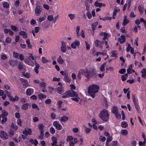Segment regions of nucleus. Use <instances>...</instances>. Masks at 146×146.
<instances>
[{"label": "nucleus", "instance_id": "obj_32", "mask_svg": "<svg viewBox=\"0 0 146 146\" xmlns=\"http://www.w3.org/2000/svg\"><path fill=\"white\" fill-rule=\"evenodd\" d=\"M68 17L70 18L71 21L73 20L75 17V15L74 14H69L68 15Z\"/></svg>", "mask_w": 146, "mask_h": 146}, {"label": "nucleus", "instance_id": "obj_60", "mask_svg": "<svg viewBox=\"0 0 146 146\" xmlns=\"http://www.w3.org/2000/svg\"><path fill=\"white\" fill-rule=\"evenodd\" d=\"M11 39L10 37H7L6 39V42L8 43L11 42Z\"/></svg>", "mask_w": 146, "mask_h": 146}, {"label": "nucleus", "instance_id": "obj_10", "mask_svg": "<svg viewBox=\"0 0 146 146\" xmlns=\"http://www.w3.org/2000/svg\"><path fill=\"white\" fill-rule=\"evenodd\" d=\"M23 133L26 135H31L32 133V131L30 129L27 128L23 131Z\"/></svg>", "mask_w": 146, "mask_h": 146}, {"label": "nucleus", "instance_id": "obj_64", "mask_svg": "<svg viewBox=\"0 0 146 146\" xmlns=\"http://www.w3.org/2000/svg\"><path fill=\"white\" fill-rule=\"evenodd\" d=\"M51 101L50 99H47L45 101V103L46 104H49L51 103Z\"/></svg>", "mask_w": 146, "mask_h": 146}, {"label": "nucleus", "instance_id": "obj_35", "mask_svg": "<svg viewBox=\"0 0 146 146\" xmlns=\"http://www.w3.org/2000/svg\"><path fill=\"white\" fill-rule=\"evenodd\" d=\"M121 133L122 135L125 136L127 134V130L125 129L122 130Z\"/></svg>", "mask_w": 146, "mask_h": 146}, {"label": "nucleus", "instance_id": "obj_53", "mask_svg": "<svg viewBox=\"0 0 146 146\" xmlns=\"http://www.w3.org/2000/svg\"><path fill=\"white\" fill-rule=\"evenodd\" d=\"M51 118L52 119H54L56 117V114L53 113H51L50 114Z\"/></svg>", "mask_w": 146, "mask_h": 146}, {"label": "nucleus", "instance_id": "obj_39", "mask_svg": "<svg viewBox=\"0 0 146 146\" xmlns=\"http://www.w3.org/2000/svg\"><path fill=\"white\" fill-rule=\"evenodd\" d=\"M100 35L101 36H110L108 34H107L105 32H102L100 33Z\"/></svg>", "mask_w": 146, "mask_h": 146}, {"label": "nucleus", "instance_id": "obj_26", "mask_svg": "<svg viewBox=\"0 0 146 146\" xmlns=\"http://www.w3.org/2000/svg\"><path fill=\"white\" fill-rule=\"evenodd\" d=\"M38 128L39 129L40 132H43V128L44 125L43 124H40L38 125Z\"/></svg>", "mask_w": 146, "mask_h": 146}, {"label": "nucleus", "instance_id": "obj_59", "mask_svg": "<svg viewBox=\"0 0 146 146\" xmlns=\"http://www.w3.org/2000/svg\"><path fill=\"white\" fill-rule=\"evenodd\" d=\"M85 43L86 45V49L87 50H89L90 49V46L89 44H88V43L86 41Z\"/></svg>", "mask_w": 146, "mask_h": 146}, {"label": "nucleus", "instance_id": "obj_23", "mask_svg": "<svg viewBox=\"0 0 146 146\" xmlns=\"http://www.w3.org/2000/svg\"><path fill=\"white\" fill-rule=\"evenodd\" d=\"M106 62L102 64L100 68V70L101 72H104L105 70V66L106 65Z\"/></svg>", "mask_w": 146, "mask_h": 146}, {"label": "nucleus", "instance_id": "obj_27", "mask_svg": "<svg viewBox=\"0 0 146 146\" xmlns=\"http://www.w3.org/2000/svg\"><path fill=\"white\" fill-rule=\"evenodd\" d=\"M111 56L113 57H115L116 58L117 56V52L116 51H113L111 52Z\"/></svg>", "mask_w": 146, "mask_h": 146}, {"label": "nucleus", "instance_id": "obj_16", "mask_svg": "<svg viewBox=\"0 0 146 146\" xmlns=\"http://www.w3.org/2000/svg\"><path fill=\"white\" fill-rule=\"evenodd\" d=\"M79 72L80 74L84 75L86 78L88 77L89 76L88 74H87V70L85 71L84 70L80 69L79 70Z\"/></svg>", "mask_w": 146, "mask_h": 146}, {"label": "nucleus", "instance_id": "obj_5", "mask_svg": "<svg viewBox=\"0 0 146 146\" xmlns=\"http://www.w3.org/2000/svg\"><path fill=\"white\" fill-rule=\"evenodd\" d=\"M8 135L7 133L3 130L0 132V137L3 140H6L8 138Z\"/></svg>", "mask_w": 146, "mask_h": 146}, {"label": "nucleus", "instance_id": "obj_7", "mask_svg": "<svg viewBox=\"0 0 146 146\" xmlns=\"http://www.w3.org/2000/svg\"><path fill=\"white\" fill-rule=\"evenodd\" d=\"M80 27L79 26H77L76 27V32L77 35L78 36H84L85 35L84 34V32L83 30H82L80 34L79 33V31L80 30Z\"/></svg>", "mask_w": 146, "mask_h": 146}, {"label": "nucleus", "instance_id": "obj_1", "mask_svg": "<svg viewBox=\"0 0 146 146\" xmlns=\"http://www.w3.org/2000/svg\"><path fill=\"white\" fill-rule=\"evenodd\" d=\"M99 88V86L95 84L90 86L88 88V91L89 96L94 98L96 94L98 92Z\"/></svg>", "mask_w": 146, "mask_h": 146}, {"label": "nucleus", "instance_id": "obj_20", "mask_svg": "<svg viewBox=\"0 0 146 146\" xmlns=\"http://www.w3.org/2000/svg\"><path fill=\"white\" fill-rule=\"evenodd\" d=\"M57 91L59 94L62 93L64 92L63 87L62 86L58 87L57 88Z\"/></svg>", "mask_w": 146, "mask_h": 146}, {"label": "nucleus", "instance_id": "obj_29", "mask_svg": "<svg viewBox=\"0 0 146 146\" xmlns=\"http://www.w3.org/2000/svg\"><path fill=\"white\" fill-rule=\"evenodd\" d=\"M98 22H97L92 24V29L94 31L95 29L96 26L98 25Z\"/></svg>", "mask_w": 146, "mask_h": 146}, {"label": "nucleus", "instance_id": "obj_13", "mask_svg": "<svg viewBox=\"0 0 146 146\" xmlns=\"http://www.w3.org/2000/svg\"><path fill=\"white\" fill-rule=\"evenodd\" d=\"M102 42L98 40H96L95 42V45L96 46L99 47L101 49L102 48L103 46L102 45Z\"/></svg>", "mask_w": 146, "mask_h": 146}, {"label": "nucleus", "instance_id": "obj_51", "mask_svg": "<svg viewBox=\"0 0 146 146\" xmlns=\"http://www.w3.org/2000/svg\"><path fill=\"white\" fill-rule=\"evenodd\" d=\"M114 114L115 115L116 118L117 119H119L121 118V115L118 112Z\"/></svg>", "mask_w": 146, "mask_h": 146}, {"label": "nucleus", "instance_id": "obj_37", "mask_svg": "<svg viewBox=\"0 0 146 146\" xmlns=\"http://www.w3.org/2000/svg\"><path fill=\"white\" fill-rule=\"evenodd\" d=\"M11 127L12 128L14 129L15 130H17L18 128L17 126L16 125H15L13 123H11Z\"/></svg>", "mask_w": 146, "mask_h": 146}, {"label": "nucleus", "instance_id": "obj_63", "mask_svg": "<svg viewBox=\"0 0 146 146\" xmlns=\"http://www.w3.org/2000/svg\"><path fill=\"white\" fill-rule=\"evenodd\" d=\"M19 54L18 53H15V52H13V56L15 58H17L18 57Z\"/></svg>", "mask_w": 146, "mask_h": 146}, {"label": "nucleus", "instance_id": "obj_56", "mask_svg": "<svg viewBox=\"0 0 146 146\" xmlns=\"http://www.w3.org/2000/svg\"><path fill=\"white\" fill-rule=\"evenodd\" d=\"M9 133L11 137L14 134V131L12 129H11L9 131Z\"/></svg>", "mask_w": 146, "mask_h": 146}, {"label": "nucleus", "instance_id": "obj_18", "mask_svg": "<svg viewBox=\"0 0 146 146\" xmlns=\"http://www.w3.org/2000/svg\"><path fill=\"white\" fill-rule=\"evenodd\" d=\"M64 80L66 82H69L70 81V80L68 76V74L65 73L64 74Z\"/></svg>", "mask_w": 146, "mask_h": 146}, {"label": "nucleus", "instance_id": "obj_52", "mask_svg": "<svg viewBox=\"0 0 146 146\" xmlns=\"http://www.w3.org/2000/svg\"><path fill=\"white\" fill-rule=\"evenodd\" d=\"M85 130L86 133H88L90 132L91 129L85 127Z\"/></svg>", "mask_w": 146, "mask_h": 146}, {"label": "nucleus", "instance_id": "obj_55", "mask_svg": "<svg viewBox=\"0 0 146 146\" xmlns=\"http://www.w3.org/2000/svg\"><path fill=\"white\" fill-rule=\"evenodd\" d=\"M102 42L103 44L104 43L105 44L106 46V48H107L109 47V46L108 44V43L107 41H106V40L105 41H102Z\"/></svg>", "mask_w": 146, "mask_h": 146}, {"label": "nucleus", "instance_id": "obj_33", "mask_svg": "<svg viewBox=\"0 0 146 146\" xmlns=\"http://www.w3.org/2000/svg\"><path fill=\"white\" fill-rule=\"evenodd\" d=\"M11 29L14 31H17L19 30L18 28L14 25H11Z\"/></svg>", "mask_w": 146, "mask_h": 146}, {"label": "nucleus", "instance_id": "obj_12", "mask_svg": "<svg viewBox=\"0 0 146 146\" xmlns=\"http://www.w3.org/2000/svg\"><path fill=\"white\" fill-rule=\"evenodd\" d=\"M80 43L79 41L78 40H75V41L72 43L71 44V46L72 48L75 49L76 48V46L79 45Z\"/></svg>", "mask_w": 146, "mask_h": 146}, {"label": "nucleus", "instance_id": "obj_25", "mask_svg": "<svg viewBox=\"0 0 146 146\" xmlns=\"http://www.w3.org/2000/svg\"><path fill=\"white\" fill-rule=\"evenodd\" d=\"M112 112L113 114L117 112L118 109L117 107L115 106H113L112 110Z\"/></svg>", "mask_w": 146, "mask_h": 146}, {"label": "nucleus", "instance_id": "obj_21", "mask_svg": "<svg viewBox=\"0 0 146 146\" xmlns=\"http://www.w3.org/2000/svg\"><path fill=\"white\" fill-rule=\"evenodd\" d=\"M125 37H119L118 40L121 44H123L125 41Z\"/></svg>", "mask_w": 146, "mask_h": 146}, {"label": "nucleus", "instance_id": "obj_3", "mask_svg": "<svg viewBox=\"0 0 146 146\" xmlns=\"http://www.w3.org/2000/svg\"><path fill=\"white\" fill-rule=\"evenodd\" d=\"M87 74L89 75L87 78L89 79L90 77L95 78L97 75L96 70L93 68H89V70H87Z\"/></svg>", "mask_w": 146, "mask_h": 146}, {"label": "nucleus", "instance_id": "obj_2", "mask_svg": "<svg viewBox=\"0 0 146 146\" xmlns=\"http://www.w3.org/2000/svg\"><path fill=\"white\" fill-rule=\"evenodd\" d=\"M109 113L108 110L103 109L101 111L99 116L103 121H107L109 119Z\"/></svg>", "mask_w": 146, "mask_h": 146}, {"label": "nucleus", "instance_id": "obj_61", "mask_svg": "<svg viewBox=\"0 0 146 146\" xmlns=\"http://www.w3.org/2000/svg\"><path fill=\"white\" fill-rule=\"evenodd\" d=\"M112 140V137H111L108 136V137L107 139V140L106 142V144L108 142H109Z\"/></svg>", "mask_w": 146, "mask_h": 146}, {"label": "nucleus", "instance_id": "obj_28", "mask_svg": "<svg viewBox=\"0 0 146 146\" xmlns=\"http://www.w3.org/2000/svg\"><path fill=\"white\" fill-rule=\"evenodd\" d=\"M71 97H75V98H71V99L73 101H74L76 102H78L79 101V99L80 98H79L78 96V95L77 94V96H71Z\"/></svg>", "mask_w": 146, "mask_h": 146}, {"label": "nucleus", "instance_id": "obj_31", "mask_svg": "<svg viewBox=\"0 0 146 146\" xmlns=\"http://www.w3.org/2000/svg\"><path fill=\"white\" fill-rule=\"evenodd\" d=\"M32 90L33 89L31 88H29L27 89L26 92V94L29 96L31 95Z\"/></svg>", "mask_w": 146, "mask_h": 146}, {"label": "nucleus", "instance_id": "obj_24", "mask_svg": "<svg viewBox=\"0 0 146 146\" xmlns=\"http://www.w3.org/2000/svg\"><path fill=\"white\" fill-rule=\"evenodd\" d=\"M57 62L60 64H62L64 63V61L61 58V56H60L59 57L57 58Z\"/></svg>", "mask_w": 146, "mask_h": 146}, {"label": "nucleus", "instance_id": "obj_40", "mask_svg": "<svg viewBox=\"0 0 146 146\" xmlns=\"http://www.w3.org/2000/svg\"><path fill=\"white\" fill-rule=\"evenodd\" d=\"M47 19L48 21H51L54 19V18L52 15H49L48 16L47 18Z\"/></svg>", "mask_w": 146, "mask_h": 146}, {"label": "nucleus", "instance_id": "obj_6", "mask_svg": "<svg viewBox=\"0 0 146 146\" xmlns=\"http://www.w3.org/2000/svg\"><path fill=\"white\" fill-rule=\"evenodd\" d=\"M85 5L86 6V9L88 11L86 13L87 16L89 19H90L92 18V16L91 14L89 11V10H90V7H89V5H88V3H86Z\"/></svg>", "mask_w": 146, "mask_h": 146}, {"label": "nucleus", "instance_id": "obj_47", "mask_svg": "<svg viewBox=\"0 0 146 146\" xmlns=\"http://www.w3.org/2000/svg\"><path fill=\"white\" fill-rule=\"evenodd\" d=\"M140 21L141 22L143 23H144V25L146 29V22L143 18L140 19Z\"/></svg>", "mask_w": 146, "mask_h": 146}, {"label": "nucleus", "instance_id": "obj_9", "mask_svg": "<svg viewBox=\"0 0 146 146\" xmlns=\"http://www.w3.org/2000/svg\"><path fill=\"white\" fill-rule=\"evenodd\" d=\"M53 125L56 127V129L58 130H60L62 128V126L60 124L58 123L56 121L54 122Z\"/></svg>", "mask_w": 146, "mask_h": 146}, {"label": "nucleus", "instance_id": "obj_57", "mask_svg": "<svg viewBox=\"0 0 146 146\" xmlns=\"http://www.w3.org/2000/svg\"><path fill=\"white\" fill-rule=\"evenodd\" d=\"M52 141L53 142H54L55 144H56L57 142L56 141L57 139L56 137L53 136L52 137Z\"/></svg>", "mask_w": 146, "mask_h": 146}, {"label": "nucleus", "instance_id": "obj_58", "mask_svg": "<svg viewBox=\"0 0 146 146\" xmlns=\"http://www.w3.org/2000/svg\"><path fill=\"white\" fill-rule=\"evenodd\" d=\"M20 80L21 81V82H22V83L24 82H25V84L26 85H27V83H28V82L27 80L23 78H21Z\"/></svg>", "mask_w": 146, "mask_h": 146}, {"label": "nucleus", "instance_id": "obj_50", "mask_svg": "<svg viewBox=\"0 0 146 146\" xmlns=\"http://www.w3.org/2000/svg\"><path fill=\"white\" fill-rule=\"evenodd\" d=\"M50 133L52 134L55 133V131L54 129L52 127H51L50 128Z\"/></svg>", "mask_w": 146, "mask_h": 146}, {"label": "nucleus", "instance_id": "obj_45", "mask_svg": "<svg viewBox=\"0 0 146 146\" xmlns=\"http://www.w3.org/2000/svg\"><path fill=\"white\" fill-rule=\"evenodd\" d=\"M100 54H102L104 55H106V52H97L96 53V55L98 56V55Z\"/></svg>", "mask_w": 146, "mask_h": 146}, {"label": "nucleus", "instance_id": "obj_19", "mask_svg": "<svg viewBox=\"0 0 146 146\" xmlns=\"http://www.w3.org/2000/svg\"><path fill=\"white\" fill-rule=\"evenodd\" d=\"M142 74L141 76L144 78H146V69L145 68H143L141 72Z\"/></svg>", "mask_w": 146, "mask_h": 146}, {"label": "nucleus", "instance_id": "obj_17", "mask_svg": "<svg viewBox=\"0 0 146 146\" xmlns=\"http://www.w3.org/2000/svg\"><path fill=\"white\" fill-rule=\"evenodd\" d=\"M29 106L28 103H25L23 104L21 107V108L23 110H27Z\"/></svg>", "mask_w": 146, "mask_h": 146}, {"label": "nucleus", "instance_id": "obj_30", "mask_svg": "<svg viewBox=\"0 0 146 146\" xmlns=\"http://www.w3.org/2000/svg\"><path fill=\"white\" fill-rule=\"evenodd\" d=\"M26 42L28 45V47L29 48H32V46L31 44L30 40L29 39H27L26 41Z\"/></svg>", "mask_w": 146, "mask_h": 146}, {"label": "nucleus", "instance_id": "obj_8", "mask_svg": "<svg viewBox=\"0 0 146 146\" xmlns=\"http://www.w3.org/2000/svg\"><path fill=\"white\" fill-rule=\"evenodd\" d=\"M9 63L12 67H14L17 65L18 62L17 60L10 59L9 60Z\"/></svg>", "mask_w": 146, "mask_h": 146}, {"label": "nucleus", "instance_id": "obj_62", "mask_svg": "<svg viewBox=\"0 0 146 146\" xmlns=\"http://www.w3.org/2000/svg\"><path fill=\"white\" fill-rule=\"evenodd\" d=\"M40 132V135L39 137V138L40 139H43V137L44 135L43 132Z\"/></svg>", "mask_w": 146, "mask_h": 146}, {"label": "nucleus", "instance_id": "obj_54", "mask_svg": "<svg viewBox=\"0 0 146 146\" xmlns=\"http://www.w3.org/2000/svg\"><path fill=\"white\" fill-rule=\"evenodd\" d=\"M45 19L44 17H40L38 21L40 22H41L44 21Z\"/></svg>", "mask_w": 146, "mask_h": 146}, {"label": "nucleus", "instance_id": "obj_42", "mask_svg": "<svg viewBox=\"0 0 146 146\" xmlns=\"http://www.w3.org/2000/svg\"><path fill=\"white\" fill-rule=\"evenodd\" d=\"M73 138L71 136H68L66 138V141L67 142H70L73 140Z\"/></svg>", "mask_w": 146, "mask_h": 146}, {"label": "nucleus", "instance_id": "obj_36", "mask_svg": "<svg viewBox=\"0 0 146 146\" xmlns=\"http://www.w3.org/2000/svg\"><path fill=\"white\" fill-rule=\"evenodd\" d=\"M102 5V3H100L98 2V1H96L94 4V5L96 7H100Z\"/></svg>", "mask_w": 146, "mask_h": 146}, {"label": "nucleus", "instance_id": "obj_48", "mask_svg": "<svg viewBox=\"0 0 146 146\" xmlns=\"http://www.w3.org/2000/svg\"><path fill=\"white\" fill-rule=\"evenodd\" d=\"M126 70L125 68H122L119 70V73L121 74H123L125 72Z\"/></svg>", "mask_w": 146, "mask_h": 146}, {"label": "nucleus", "instance_id": "obj_46", "mask_svg": "<svg viewBox=\"0 0 146 146\" xmlns=\"http://www.w3.org/2000/svg\"><path fill=\"white\" fill-rule=\"evenodd\" d=\"M134 105L136 109V110L138 112H139V106L138 104L137 103L135 104H134Z\"/></svg>", "mask_w": 146, "mask_h": 146}, {"label": "nucleus", "instance_id": "obj_49", "mask_svg": "<svg viewBox=\"0 0 146 146\" xmlns=\"http://www.w3.org/2000/svg\"><path fill=\"white\" fill-rule=\"evenodd\" d=\"M61 51L62 52H65L66 51V47H61Z\"/></svg>", "mask_w": 146, "mask_h": 146}, {"label": "nucleus", "instance_id": "obj_11", "mask_svg": "<svg viewBox=\"0 0 146 146\" xmlns=\"http://www.w3.org/2000/svg\"><path fill=\"white\" fill-rule=\"evenodd\" d=\"M42 9L40 6H37L35 7V13L38 16H39L40 14Z\"/></svg>", "mask_w": 146, "mask_h": 146}, {"label": "nucleus", "instance_id": "obj_15", "mask_svg": "<svg viewBox=\"0 0 146 146\" xmlns=\"http://www.w3.org/2000/svg\"><path fill=\"white\" fill-rule=\"evenodd\" d=\"M129 23V20L127 19V16H124L123 20V23L122 24L123 26H125Z\"/></svg>", "mask_w": 146, "mask_h": 146}, {"label": "nucleus", "instance_id": "obj_4", "mask_svg": "<svg viewBox=\"0 0 146 146\" xmlns=\"http://www.w3.org/2000/svg\"><path fill=\"white\" fill-rule=\"evenodd\" d=\"M62 98H66L71 96H77V94L73 90H69L63 94L62 95Z\"/></svg>", "mask_w": 146, "mask_h": 146}, {"label": "nucleus", "instance_id": "obj_43", "mask_svg": "<svg viewBox=\"0 0 146 146\" xmlns=\"http://www.w3.org/2000/svg\"><path fill=\"white\" fill-rule=\"evenodd\" d=\"M146 143V140H144L143 142L139 141V145L140 146L144 145Z\"/></svg>", "mask_w": 146, "mask_h": 146}, {"label": "nucleus", "instance_id": "obj_34", "mask_svg": "<svg viewBox=\"0 0 146 146\" xmlns=\"http://www.w3.org/2000/svg\"><path fill=\"white\" fill-rule=\"evenodd\" d=\"M121 125L122 127L125 128L128 126V124L127 122L123 121L121 123Z\"/></svg>", "mask_w": 146, "mask_h": 146}, {"label": "nucleus", "instance_id": "obj_14", "mask_svg": "<svg viewBox=\"0 0 146 146\" xmlns=\"http://www.w3.org/2000/svg\"><path fill=\"white\" fill-rule=\"evenodd\" d=\"M17 68L20 71H21L22 69H24L25 71L26 69V67L23 64H19L18 65Z\"/></svg>", "mask_w": 146, "mask_h": 146}, {"label": "nucleus", "instance_id": "obj_22", "mask_svg": "<svg viewBox=\"0 0 146 146\" xmlns=\"http://www.w3.org/2000/svg\"><path fill=\"white\" fill-rule=\"evenodd\" d=\"M68 119V117L64 116L60 118V121H61L65 122L67 121Z\"/></svg>", "mask_w": 146, "mask_h": 146}, {"label": "nucleus", "instance_id": "obj_44", "mask_svg": "<svg viewBox=\"0 0 146 146\" xmlns=\"http://www.w3.org/2000/svg\"><path fill=\"white\" fill-rule=\"evenodd\" d=\"M3 5L4 7L5 8H7L9 6V4L7 2L4 3Z\"/></svg>", "mask_w": 146, "mask_h": 146}, {"label": "nucleus", "instance_id": "obj_41", "mask_svg": "<svg viewBox=\"0 0 146 146\" xmlns=\"http://www.w3.org/2000/svg\"><path fill=\"white\" fill-rule=\"evenodd\" d=\"M42 61L43 63H45L48 62V60L44 57L43 56L42 57Z\"/></svg>", "mask_w": 146, "mask_h": 146}, {"label": "nucleus", "instance_id": "obj_38", "mask_svg": "<svg viewBox=\"0 0 146 146\" xmlns=\"http://www.w3.org/2000/svg\"><path fill=\"white\" fill-rule=\"evenodd\" d=\"M19 34L21 36H27L26 33L23 31H21L19 33Z\"/></svg>", "mask_w": 146, "mask_h": 146}]
</instances>
